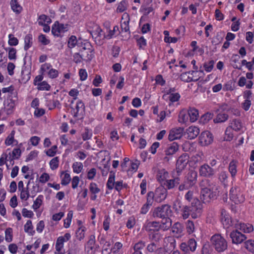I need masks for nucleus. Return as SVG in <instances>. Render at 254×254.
<instances>
[{"label":"nucleus","mask_w":254,"mask_h":254,"mask_svg":"<svg viewBox=\"0 0 254 254\" xmlns=\"http://www.w3.org/2000/svg\"><path fill=\"white\" fill-rule=\"evenodd\" d=\"M213 140V136L210 131H203L199 136V143L203 146L209 145Z\"/></svg>","instance_id":"nucleus-15"},{"label":"nucleus","mask_w":254,"mask_h":254,"mask_svg":"<svg viewBox=\"0 0 254 254\" xmlns=\"http://www.w3.org/2000/svg\"><path fill=\"white\" fill-rule=\"evenodd\" d=\"M15 132L14 130H12L9 135L6 138L5 140V144L6 145H10L13 143L14 141V136L15 134Z\"/></svg>","instance_id":"nucleus-54"},{"label":"nucleus","mask_w":254,"mask_h":254,"mask_svg":"<svg viewBox=\"0 0 254 254\" xmlns=\"http://www.w3.org/2000/svg\"><path fill=\"white\" fill-rule=\"evenodd\" d=\"M178 121L181 124H187L190 122L189 114L188 110L185 109L181 110L179 114Z\"/></svg>","instance_id":"nucleus-28"},{"label":"nucleus","mask_w":254,"mask_h":254,"mask_svg":"<svg viewBox=\"0 0 254 254\" xmlns=\"http://www.w3.org/2000/svg\"><path fill=\"white\" fill-rule=\"evenodd\" d=\"M201 254H211V247L208 244H205L203 245L201 251Z\"/></svg>","instance_id":"nucleus-62"},{"label":"nucleus","mask_w":254,"mask_h":254,"mask_svg":"<svg viewBox=\"0 0 254 254\" xmlns=\"http://www.w3.org/2000/svg\"><path fill=\"white\" fill-rule=\"evenodd\" d=\"M190 210V215L193 219L199 217L202 213V205L198 199H194L189 206Z\"/></svg>","instance_id":"nucleus-8"},{"label":"nucleus","mask_w":254,"mask_h":254,"mask_svg":"<svg viewBox=\"0 0 254 254\" xmlns=\"http://www.w3.org/2000/svg\"><path fill=\"white\" fill-rule=\"evenodd\" d=\"M159 249V248L154 243H151L147 246V251L149 253H156V254Z\"/></svg>","instance_id":"nucleus-52"},{"label":"nucleus","mask_w":254,"mask_h":254,"mask_svg":"<svg viewBox=\"0 0 254 254\" xmlns=\"http://www.w3.org/2000/svg\"><path fill=\"white\" fill-rule=\"evenodd\" d=\"M214 62L210 60L207 63H205L203 65L204 69L207 72H211L213 68Z\"/></svg>","instance_id":"nucleus-57"},{"label":"nucleus","mask_w":254,"mask_h":254,"mask_svg":"<svg viewBox=\"0 0 254 254\" xmlns=\"http://www.w3.org/2000/svg\"><path fill=\"white\" fill-rule=\"evenodd\" d=\"M235 228L244 233H250L254 231L253 226L249 223H238L235 224Z\"/></svg>","instance_id":"nucleus-22"},{"label":"nucleus","mask_w":254,"mask_h":254,"mask_svg":"<svg viewBox=\"0 0 254 254\" xmlns=\"http://www.w3.org/2000/svg\"><path fill=\"white\" fill-rule=\"evenodd\" d=\"M115 173L113 172H110V176L108 179L107 186L109 190L113 189L115 185Z\"/></svg>","instance_id":"nucleus-42"},{"label":"nucleus","mask_w":254,"mask_h":254,"mask_svg":"<svg viewBox=\"0 0 254 254\" xmlns=\"http://www.w3.org/2000/svg\"><path fill=\"white\" fill-rule=\"evenodd\" d=\"M8 44L10 46H16L18 44V40L17 38L14 37L13 35L10 34L8 36Z\"/></svg>","instance_id":"nucleus-61"},{"label":"nucleus","mask_w":254,"mask_h":254,"mask_svg":"<svg viewBox=\"0 0 254 254\" xmlns=\"http://www.w3.org/2000/svg\"><path fill=\"white\" fill-rule=\"evenodd\" d=\"M241 22L240 19H239L236 21V22H233L231 26V29L233 32H237L240 29Z\"/></svg>","instance_id":"nucleus-63"},{"label":"nucleus","mask_w":254,"mask_h":254,"mask_svg":"<svg viewBox=\"0 0 254 254\" xmlns=\"http://www.w3.org/2000/svg\"><path fill=\"white\" fill-rule=\"evenodd\" d=\"M237 161L235 160H233L231 161L229 164L228 167V170L229 173L231 174V177L233 178H235V176L237 175Z\"/></svg>","instance_id":"nucleus-31"},{"label":"nucleus","mask_w":254,"mask_h":254,"mask_svg":"<svg viewBox=\"0 0 254 254\" xmlns=\"http://www.w3.org/2000/svg\"><path fill=\"white\" fill-rule=\"evenodd\" d=\"M180 181V179L179 177H173L170 175L169 179H167L163 184L162 187L164 188L167 190H172L178 186Z\"/></svg>","instance_id":"nucleus-18"},{"label":"nucleus","mask_w":254,"mask_h":254,"mask_svg":"<svg viewBox=\"0 0 254 254\" xmlns=\"http://www.w3.org/2000/svg\"><path fill=\"white\" fill-rule=\"evenodd\" d=\"M10 5L12 10L16 14H19L22 10V7L18 3L17 0H11Z\"/></svg>","instance_id":"nucleus-33"},{"label":"nucleus","mask_w":254,"mask_h":254,"mask_svg":"<svg viewBox=\"0 0 254 254\" xmlns=\"http://www.w3.org/2000/svg\"><path fill=\"white\" fill-rule=\"evenodd\" d=\"M12 230L10 228H7L5 231V239L7 242H10L12 240Z\"/></svg>","instance_id":"nucleus-56"},{"label":"nucleus","mask_w":254,"mask_h":254,"mask_svg":"<svg viewBox=\"0 0 254 254\" xmlns=\"http://www.w3.org/2000/svg\"><path fill=\"white\" fill-rule=\"evenodd\" d=\"M189 154L186 153H183L178 158L176 162V169L178 176H180L182 171L185 169L189 162Z\"/></svg>","instance_id":"nucleus-9"},{"label":"nucleus","mask_w":254,"mask_h":254,"mask_svg":"<svg viewBox=\"0 0 254 254\" xmlns=\"http://www.w3.org/2000/svg\"><path fill=\"white\" fill-rule=\"evenodd\" d=\"M82 58V60L89 62L94 58V49L91 44L85 42L82 44L79 52Z\"/></svg>","instance_id":"nucleus-6"},{"label":"nucleus","mask_w":254,"mask_h":254,"mask_svg":"<svg viewBox=\"0 0 254 254\" xmlns=\"http://www.w3.org/2000/svg\"><path fill=\"white\" fill-rule=\"evenodd\" d=\"M59 159L58 157L53 158L50 162V168L52 170H54L59 167Z\"/></svg>","instance_id":"nucleus-53"},{"label":"nucleus","mask_w":254,"mask_h":254,"mask_svg":"<svg viewBox=\"0 0 254 254\" xmlns=\"http://www.w3.org/2000/svg\"><path fill=\"white\" fill-rule=\"evenodd\" d=\"M186 229L189 234H191L194 232L195 230L194 222L190 220H188L186 222Z\"/></svg>","instance_id":"nucleus-37"},{"label":"nucleus","mask_w":254,"mask_h":254,"mask_svg":"<svg viewBox=\"0 0 254 254\" xmlns=\"http://www.w3.org/2000/svg\"><path fill=\"white\" fill-rule=\"evenodd\" d=\"M127 7V3L126 0H123L119 4L118 7L117 8V11L118 12H123L126 9Z\"/></svg>","instance_id":"nucleus-55"},{"label":"nucleus","mask_w":254,"mask_h":254,"mask_svg":"<svg viewBox=\"0 0 254 254\" xmlns=\"http://www.w3.org/2000/svg\"><path fill=\"white\" fill-rule=\"evenodd\" d=\"M62 175H64V176L62 179L61 184L63 186H66L69 183L71 180L70 176L68 173H66L64 171L62 172L61 176Z\"/></svg>","instance_id":"nucleus-48"},{"label":"nucleus","mask_w":254,"mask_h":254,"mask_svg":"<svg viewBox=\"0 0 254 254\" xmlns=\"http://www.w3.org/2000/svg\"><path fill=\"white\" fill-rule=\"evenodd\" d=\"M244 246L248 251L254 254V240H248L244 242Z\"/></svg>","instance_id":"nucleus-39"},{"label":"nucleus","mask_w":254,"mask_h":254,"mask_svg":"<svg viewBox=\"0 0 254 254\" xmlns=\"http://www.w3.org/2000/svg\"><path fill=\"white\" fill-rule=\"evenodd\" d=\"M73 216V211L70 210L68 212L66 218L64 220V227L67 228L70 226L72 218Z\"/></svg>","instance_id":"nucleus-50"},{"label":"nucleus","mask_w":254,"mask_h":254,"mask_svg":"<svg viewBox=\"0 0 254 254\" xmlns=\"http://www.w3.org/2000/svg\"><path fill=\"white\" fill-rule=\"evenodd\" d=\"M64 238L60 236L58 238L56 244V249L58 252H60L64 247Z\"/></svg>","instance_id":"nucleus-47"},{"label":"nucleus","mask_w":254,"mask_h":254,"mask_svg":"<svg viewBox=\"0 0 254 254\" xmlns=\"http://www.w3.org/2000/svg\"><path fill=\"white\" fill-rule=\"evenodd\" d=\"M161 229L163 231H167L168 229H165L162 226V221L160 223L157 221L149 222L147 224V230L149 231H159Z\"/></svg>","instance_id":"nucleus-25"},{"label":"nucleus","mask_w":254,"mask_h":254,"mask_svg":"<svg viewBox=\"0 0 254 254\" xmlns=\"http://www.w3.org/2000/svg\"><path fill=\"white\" fill-rule=\"evenodd\" d=\"M197 73L196 71H190L185 72L180 75V79L182 81L186 82H190L191 81H197L199 77L195 75Z\"/></svg>","instance_id":"nucleus-19"},{"label":"nucleus","mask_w":254,"mask_h":254,"mask_svg":"<svg viewBox=\"0 0 254 254\" xmlns=\"http://www.w3.org/2000/svg\"><path fill=\"white\" fill-rule=\"evenodd\" d=\"M73 171L77 174L81 172L83 169V164L81 162H76L72 164Z\"/></svg>","instance_id":"nucleus-51"},{"label":"nucleus","mask_w":254,"mask_h":254,"mask_svg":"<svg viewBox=\"0 0 254 254\" xmlns=\"http://www.w3.org/2000/svg\"><path fill=\"white\" fill-rule=\"evenodd\" d=\"M234 131L235 130L229 126L226 127L224 133V139L225 140L231 141L233 139L234 136Z\"/></svg>","instance_id":"nucleus-32"},{"label":"nucleus","mask_w":254,"mask_h":254,"mask_svg":"<svg viewBox=\"0 0 254 254\" xmlns=\"http://www.w3.org/2000/svg\"><path fill=\"white\" fill-rule=\"evenodd\" d=\"M24 227L25 232L29 233L30 235L33 236L35 233V231L32 230L33 226L31 220H28Z\"/></svg>","instance_id":"nucleus-41"},{"label":"nucleus","mask_w":254,"mask_h":254,"mask_svg":"<svg viewBox=\"0 0 254 254\" xmlns=\"http://www.w3.org/2000/svg\"><path fill=\"white\" fill-rule=\"evenodd\" d=\"M60 105L61 104L59 101L57 100H53L52 101H50L48 104L49 109V110H52L56 107L60 108V107H59Z\"/></svg>","instance_id":"nucleus-60"},{"label":"nucleus","mask_w":254,"mask_h":254,"mask_svg":"<svg viewBox=\"0 0 254 254\" xmlns=\"http://www.w3.org/2000/svg\"><path fill=\"white\" fill-rule=\"evenodd\" d=\"M198 178V174L195 171H190L185 177L184 182L179 185V190L183 191L192 188L196 184Z\"/></svg>","instance_id":"nucleus-3"},{"label":"nucleus","mask_w":254,"mask_h":254,"mask_svg":"<svg viewBox=\"0 0 254 254\" xmlns=\"http://www.w3.org/2000/svg\"><path fill=\"white\" fill-rule=\"evenodd\" d=\"M200 199L204 203L216 199L218 193V187L208 179H203L199 183Z\"/></svg>","instance_id":"nucleus-1"},{"label":"nucleus","mask_w":254,"mask_h":254,"mask_svg":"<svg viewBox=\"0 0 254 254\" xmlns=\"http://www.w3.org/2000/svg\"><path fill=\"white\" fill-rule=\"evenodd\" d=\"M170 174L166 169L162 168L159 169L157 171L156 179L157 181L160 184V186L163 185V184L169 179L170 176Z\"/></svg>","instance_id":"nucleus-21"},{"label":"nucleus","mask_w":254,"mask_h":254,"mask_svg":"<svg viewBox=\"0 0 254 254\" xmlns=\"http://www.w3.org/2000/svg\"><path fill=\"white\" fill-rule=\"evenodd\" d=\"M152 204L153 203L147 196V201H146L145 204H144L141 208V213L143 214H146V213H147L150 206H151Z\"/></svg>","instance_id":"nucleus-38"},{"label":"nucleus","mask_w":254,"mask_h":254,"mask_svg":"<svg viewBox=\"0 0 254 254\" xmlns=\"http://www.w3.org/2000/svg\"><path fill=\"white\" fill-rule=\"evenodd\" d=\"M189 206L180 205L179 208H176V211L184 219H187L190 215V210Z\"/></svg>","instance_id":"nucleus-24"},{"label":"nucleus","mask_w":254,"mask_h":254,"mask_svg":"<svg viewBox=\"0 0 254 254\" xmlns=\"http://www.w3.org/2000/svg\"><path fill=\"white\" fill-rule=\"evenodd\" d=\"M197 247V242L194 239H190L187 243H182L180 246V249L186 254H189L190 252H194Z\"/></svg>","instance_id":"nucleus-11"},{"label":"nucleus","mask_w":254,"mask_h":254,"mask_svg":"<svg viewBox=\"0 0 254 254\" xmlns=\"http://www.w3.org/2000/svg\"><path fill=\"white\" fill-rule=\"evenodd\" d=\"M43 198V196L42 195H39L36 199V200L34 201V203L32 205V208L35 210L40 208L42 203Z\"/></svg>","instance_id":"nucleus-46"},{"label":"nucleus","mask_w":254,"mask_h":254,"mask_svg":"<svg viewBox=\"0 0 254 254\" xmlns=\"http://www.w3.org/2000/svg\"><path fill=\"white\" fill-rule=\"evenodd\" d=\"M172 215V209L169 204H162L155 208L152 213L153 217L161 219L162 226L165 229L172 227V220L170 218Z\"/></svg>","instance_id":"nucleus-2"},{"label":"nucleus","mask_w":254,"mask_h":254,"mask_svg":"<svg viewBox=\"0 0 254 254\" xmlns=\"http://www.w3.org/2000/svg\"><path fill=\"white\" fill-rule=\"evenodd\" d=\"M168 194V191L162 186L156 188L154 191H149L147 196L153 203L154 202L160 203L164 201Z\"/></svg>","instance_id":"nucleus-4"},{"label":"nucleus","mask_w":254,"mask_h":254,"mask_svg":"<svg viewBox=\"0 0 254 254\" xmlns=\"http://www.w3.org/2000/svg\"><path fill=\"white\" fill-rule=\"evenodd\" d=\"M179 149V145L176 142H173L169 144L164 150L166 156L164 158V160L169 161L170 157H172L173 155L175 154Z\"/></svg>","instance_id":"nucleus-14"},{"label":"nucleus","mask_w":254,"mask_h":254,"mask_svg":"<svg viewBox=\"0 0 254 254\" xmlns=\"http://www.w3.org/2000/svg\"><path fill=\"white\" fill-rule=\"evenodd\" d=\"M181 98V96L179 93H176L174 94H171L169 96V100L171 102H175L180 100Z\"/></svg>","instance_id":"nucleus-64"},{"label":"nucleus","mask_w":254,"mask_h":254,"mask_svg":"<svg viewBox=\"0 0 254 254\" xmlns=\"http://www.w3.org/2000/svg\"><path fill=\"white\" fill-rule=\"evenodd\" d=\"M127 13H124L122 16V18L121 21V29L119 30V34L121 35L122 37H124L123 34H126L127 32Z\"/></svg>","instance_id":"nucleus-29"},{"label":"nucleus","mask_w":254,"mask_h":254,"mask_svg":"<svg viewBox=\"0 0 254 254\" xmlns=\"http://www.w3.org/2000/svg\"><path fill=\"white\" fill-rule=\"evenodd\" d=\"M30 197V194L28 190V187L20 191V198L22 200H27Z\"/></svg>","instance_id":"nucleus-58"},{"label":"nucleus","mask_w":254,"mask_h":254,"mask_svg":"<svg viewBox=\"0 0 254 254\" xmlns=\"http://www.w3.org/2000/svg\"><path fill=\"white\" fill-rule=\"evenodd\" d=\"M136 44L138 46L139 49H144L146 46V40L143 36H141L139 38H135Z\"/></svg>","instance_id":"nucleus-44"},{"label":"nucleus","mask_w":254,"mask_h":254,"mask_svg":"<svg viewBox=\"0 0 254 254\" xmlns=\"http://www.w3.org/2000/svg\"><path fill=\"white\" fill-rule=\"evenodd\" d=\"M85 106L84 104L81 100H78L76 103L75 109L76 112L74 113L73 116L77 117L80 114L82 113V111H84Z\"/></svg>","instance_id":"nucleus-34"},{"label":"nucleus","mask_w":254,"mask_h":254,"mask_svg":"<svg viewBox=\"0 0 254 254\" xmlns=\"http://www.w3.org/2000/svg\"><path fill=\"white\" fill-rule=\"evenodd\" d=\"M221 222L223 227L228 229L232 226V219L229 213L224 209H221Z\"/></svg>","instance_id":"nucleus-20"},{"label":"nucleus","mask_w":254,"mask_h":254,"mask_svg":"<svg viewBox=\"0 0 254 254\" xmlns=\"http://www.w3.org/2000/svg\"><path fill=\"white\" fill-rule=\"evenodd\" d=\"M199 133V127L195 126H190L187 129L188 137L190 139H193L196 137Z\"/></svg>","instance_id":"nucleus-27"},{"label":"nucleus","mask_w":254,"mask_h":254,"mask_svg":"<svg viewBox=\"0 0 254 254\" xmlns=\"http://www.w3.org/2000/svg\"><path fill=\"white\" fill-rule=\"evenodd\" d=\"M243 97L244 99L242 103V107L245 111H248L252 104V101L253 99V93L251 90H246L243 91Z\"/></svg>","instance_id":"nucleus-12"},{"label":"nucleus","mask_w":254,"mask_h":254,"mask_svg":"<svg viewBox=\"0 0 254 254\" xmlns=\"http://www.w3.org/2000/svg\"><path fill=\"white\" fill-rule=\"evenodd\" d=\"M210 242L218 253H223L227 249V242L221 234H215L212 235L210 239Z\"/></svg>","instance_id":"nucleus-5"},{"label":"nucleus","mask_w":254,"mask_h":254,"mask_svg":"<svg viewBox=\"0 0 254 254\" xmlns=\"http://www.w3.org/2000/svg\"><path fill=\"white\" fill-rule=\"evenodd\" d=\"M76 45H77L79 46V43H77V40L76 36H71L68 41V48L72 49L74 48Z\"/></svg>","instance_id":"nucleus-49"},{"label":"nucleus","mask_w":254,"mask_h":254,"mask_svg":"<svg viewBox=\"0 0 254 254\" xmlns=\"http://www.w3.org/2000/svg\"><path fill=\"white\" fill-rule=\"evenodd\" d=\"M149 239L155 242L162 239V235L159 231L153 232L149 234Z\"/></svg>","instance_id":"nucleus-40"},{"label":"nucleus","mask_w":254,"mask_h":254,"mask_svg":"<svg viewBox=\"0 0 254 254\" xmlns=\"http://www.w3.org/2000/svg\"><path fill=\"white\" fill-rule=\"evenodd\" d=\"M117 31H119V29L118 26H114L113 30H109L108 34L104 35V38H106V39H111L113 37V36L115 35V32Z\"/></svg>","instance_id":"nucleus-59"},{"label":"nucleus","mask_w":254,"mask_h":254,"mask_svg":"<svg viewBox=\"0 0 254 254\" xmlns=\"http://www.w3.org/2000/svg\"><path fill=\"white\" fill-rule=\"evenodd\" d=\"M172 233L175 238H181L184 235V227L180 222H176L172 227Z\"/></svg>","instance_id":"nucleus-23"},{"label":"nucleus","mask_w":254,"mask_h":254,"mask_svg":"<svg viewBox=\"0 0 254 254\" xmlns=\"http://www.w3.org/2000/svg\"><path fill=\"white\" fill-rule=\"evenodd\" d=\"M24 49L25 51L30 48L32 45V36L31 34H27L24 38Z\"/></svg>","instance_id":"nucleus-36"},{"label":"nucleus","mask_w":254,"mask_h":254,"mask_svg":"<svg viewBox=\"0 0 254 254\" xmlns=\"http://www.w3.org/2000/svg\"><path fill=\"white\" fill-rule=\"evenodd\" d=\"M230 237L232 240V243L236 245L241 244L247 239V236L242 233L237 229L231 232Z\"/></svg>","instance_id":"nucleus-10"},{"label":"nucleus","mask_w":254,"mask_h":254,"mask_svg":"<svg viewBox=\"0 0 254 254\" xmlns=\"http://www.w3.org/2000/svg\"><path fill=\"white\" fill-rule=\"evenodd\" d=\"M229 126H230L233 129L237 132H243V126L241 121L238 119H234L230 121Z\"/></svg>","instance_id":"nucleus-26"},{"label":"nucleus","mask_w":254,"mask_h":254,"mask_svg":"<svg viewBox=\"0 0 254 254\" xmlns=\"http://www.w3.org/2000/svg\"><path fill=\"white\" fill-rule=\"evenodd\" d=\"M230 199L235 204H238L245 201V196L239 188L234 187L230 190Z\"/></svg>","instance_id":"nucleus-7"},{"label":"nucleus","mask_w":254,"mask_h":254,"mask_svg":"<svg viewBox=\"0 0 254 254\" xmlns=\"http://www.w3.org/2000/svg\"><path fill=\"white\" fill-rule=\"evenodd\" d=\"M198 173L200 176L211 178L215 174V170L207 164H204L200 166Z\"/></svg>","instance_id":"nucleus-17"},{"label":"nucleus","mask_w":254,"mask_h":254,"mask_svg":"<svg viewBox=\"0 0 254 254\" xmlns=\"http://www.w3.org/2000/svg\"><path fill=\"white\" fill-rule=\"evenodd\" d=\"M213 117V114L207 112L203 115H202L200 119V122L202 123L203 124L207 123Z\"/></svg>","instance_id":"nucleus-45"},{"label":"nucleus","mask_w":254,"mask_h":254,"mask_svg":"<svg viewBox=\"0 0 254 254\" xmlns=\"http://www.w3.org/2000/svg\"><path fill=\"white\" fill-rule=\"evenodd\" d=\"M228 119V115L225 113H220L218 114L213 122L215 123H224Z\"/></svg>","instance_id":"nucleus-35"},{"label":"nucleus","mask_w":254,"mask_h":254,"mask_svg":"<svg viewBox=\"0 0 254 254\" xmlns=\"http://www.w3.org/2000/svg\"><path fill=\"white\" fill-rule=\"evenodd\" d=\"M68 24H61L56 21L52 28V33L55 36L62 37L63 33L67 31Z\"/></svg>","instance_id":"nucleus-13"},{"label":"nucleus","mask_w":254,"mask_h":254,"mask_svg":"<svg viewBox=\"0 0 254 254\" xmlns=\"http://www.w3.org/2000/svg\"><path fill=\"white\" fill-rule=\"evenodd\" d=\"M188 111L189 114L190 122L194 123L196 122L199 117V111L198 110L194 108H190Z\"/></svg>","instance_id":"nucleus-30"},{"label":"nucleus","mask_w":254,"mask_h":254,"mask_svg":"<svg viewBox=\"0 0 254 254\" xmlns=\"http://www.w3.org/2000/svg\"><path fill=\"white\" fill-rule=\"evenodd\" d=\"M185 132L184 128L182 127H177L171 129L170 130L168 136V139L173 141L176 139L181 138Z\"/></svg>","instance_id":"nucleus-16"},{"label":"nucleus","mask_w":254,"mask_h":254,"mask_svg":"<svg viewBox=\"0 0 254 254\" xmlns=\"http://www.w3.org/2000/svg\"><path fill=\"white\" fill-rule=\"evenodd\" d=\"M37 89L38 90L49 91L51 89V86L46 81H44L38 83Z\"/></svg>","instance_id":"nucleus-43"}]
</instances>
